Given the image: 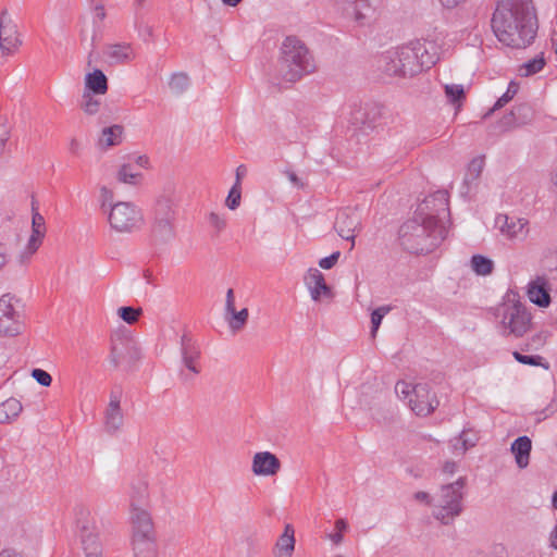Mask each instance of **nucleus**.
I'll return each instance as SVG.
<instances>
[{"label":"nucleus","instance_id":"c9c22d12","mask_svg":"<svg viewBox=\"0 0 557 557\" xmlns=\"http://www.w3.org/2000/svg\"><path fill=\"white\" fill-rule=\"evenodd\" d=\"M545 63L546 61L543 57V53L536 55L534 59L529 60L520 67L521 76L528 77L539 73L543 70Z\"/></svg>","mask_w":557,"mask_h":557},{"label":"nucleus","instance_id":"2f4dec72","mask_svg":"<svg viewBox=\"0 0 557 557\" xmlns=\"http://www.w3.org/2000/svg\"><path fill=\"white\" fill-rule=\"evenodd\" d=\"M382 70L391 76H403L401 62L392 57V49L384 52L380 58Z\"/></svg>","mask_w":557,"mask_h":557},{"label":"nucleus","instance_id":"e2e57ef3","mask_svg":"<svg viewBox=\"0 0 557 557\" xmlns=\"http://www.w3.org/2000/svg\"><path fill=\"white\" fill-rule=\"evenodd\" d=\"M414 499H417L418 502L426 503V504H431V500H432L430 494H428L426 492H422V491L417 492L414 494Z\"/></svg>","mask_w":557,"mask_h":557},{"label":"nucleus","instance_id":"37998d69","mask_svg":"<svg viewBox=\"0 0 557 557\" xmlns=\"http://www.w3.org/2000/svg\"><path fill=\"white\" fill-rule=\"evenodd\" d=\"M445 94L448 100L453 103L459 102L465 98V90L462 85H445Z\"/></svg>","mask_w":557,"mask_h":557},{"label":"nucleus","instance_id":"6e6552de","mask_svg":"<svg viewBox=\"0 0 557 557\" xmlns=\"http://www.w3.org/2000/svg\"><path fill=\"white\" fill-rule=\"evenodd\" d=\"M449 196L446 190H437L425 197L418 206L416 214L435 225H444L443 220L449 215Z\"/></svg>","mask_w":557,"mask_h":557},{"label":"nucleus","instance_id":"412c9836","mask_svg":"<svg viewBox=\"0 0 557 557\" xmlns=\"http://www.w3.org/2000/svg\"><path fill=\"white\" fill-rule=\"evenodd\" d=\"M528 297L531 302L537 305L539 307H548L550 304V295L546 280L543 277H537L536 280L530 282L528 286Z\"/></svg>","mask_w":557,"mask_h":557},{"label":"nucleus","instance_id":"72a5a7b5","mask_svg":"<svg viewBox=\"0 0 557 557\" xmlns=\"http://www.w3.org/2000/svg\"><path fill=\"white\" fill-rule=\"evenodd\" d=\"M471 268L478 275H488L493 272L494 263L482 255H474L471 258Z\"/></svg>","mask_w":557,"mask_h":557},{"label":"nucleus","instance_id":"1a4fd4ad","mask_svg":"<svg viewBox=\"0 0 557 557\" xmlns=\"http://www.w3.org/2000/svg\"><path fill=\"white\" fill-rule=\"evenodd\" d=\"M175 210L171 199L162 197L157 200L153 213L152 233L161 240L174 236Z\"/></svg>","mask_w":557,"mask_h":557},{"label":"nucleus","instance_id":"0eeeda50","mask_svg":"<svg viewBox=\"0 0 557 557\" xmlns=\"http://www.w3.org/2000/svg\"><path fill=\"white\" fill-rule=\"evenodd\" d=\"M516 297V294H512ZM508 302L513 301L511 306L506 305L504 312L502 324L504 327L505 335H513L515 337L523 336L530 329L531 315L527 312L525 307L515 298H510V295H507Z\"/></svg>","mask_w":557,"mask_h":557},{"label":"nucleus","instance_id":"b1692460","mask_svg":"<svg viewBox=\"0 0 557 557\" xmlns=\"http://www.w3.org/2000/svg\"><path fill=\"white\" fill-rule=\"evenodd\" d=\"M132 547L135 557H156V535L132 536Z\"/></svg>","mask_w":557,"mask_h":557},{"label":"nucleus","instance_id":"20e7f679","mask_svg":"<svg viewBox=\"0 0 557 557\" xmlns=\"http://www.w3.org/2000/svg\"><path fill=\"white\" fill-rule=\"evenodd\" d=\"M392 57L401 62L403 77H411L437 62L440 47L433 40L418 39L392 49Z\"/></svg>","mask_w":557,"mask_h":557},{"label":"nucleus","instance_id":"864d4df0","mask_svg":"<svg viewBox=\"0 0 557 557\" xmlns=\"http://www.w3.org/2000/svg\"><path fill=\"white\" fill-rule=\"evenodd\" d=\"M209 223L211 226H213L219 232L222 231L226 225L225 219L220 216L215 212H211L209 214Z\"/></svg>","mask_w":557,"mask_h":557},{"label":"nucleus","instance_id":"c756f323","mask_svg":"<svg viewBox=\"0 0 557 557\" xmlns=\"http://www.w3.org/2000/svg\"><path fill=\"white\" fill-rule=\"evenodd\" d=\"M248 317L249 312L247 308L240 311H236L235 308H233V311H225V319L233 332L240 331L246 325Z\"/></svg>","mask_w":557,"mask_h":557},{"label":"nucleus","instance_id":"5fc2aeb1","mask_svg":"<svg viewBox=\"0 0 557 557\" xmlns=\"http://www.w3.org/2000/svg\"><path fill=\"white\" fill-rule=\"evenodd\" d=\"M47 228L42 215L37 212V248L41 245L46 235Z\"/></svg>","mask_w":557,"mask_h":557},{"label":"nucleus","instance_id":"a18cd8bd","mask_svg":"<svg viewBox=\"0 0 557 557\" xmlns=\"http://www.w3.org/2000/svg\"><path fill=\"white\" fill-rule=\"evenodd\" d=\"M113 191L109 189L107 186L100 187V208L104 213H108L109 208H111L113 203Z\"/></svg>","mask_w":557,"mask_h":557},{"label":"nucleus","instance_id":"338daca9","mask_svg":"<svg viewBox=\"0 0 557 557\" xmlns=\"http://www.w3.org/2000/svg\"><path fill=\"white\" fill-rule=\"evenodd\" d=\"M457 465L454 461L445 462L443 471L448 474H453L456 471Z\"/></svg>","mask_w":557,"mask_h":557},{"label":"nucleus","instance_id":"c85d7f7f","mask_svg":"<svg viewBox=\"0 0 557 557\" xmlns=\"http://www.w3.org/2000/svg\"><path fill=\"white\" fill-rule=\"evenodd\" d=\"M294 528L290 524H286L283 534L277 540L275 545V552L293 554L295 549V536Z\"/></svg>","mask_w":557,"mask_h":557},{"label":"nucleus","instance_id":"f704fd0d","mask_svg":"<svg viewBox=\"0 0 557 557\" xmlns=\"http://www.w3.org/2000/svg\"><path fill=\"white\" fill-rule=\"evenodd\" d=\"M519 90V84L516 82H510L506 92L497 99L494 107L484 115V117L490 116L494 111L503 108L506 106L518 92Z\"/></svg>","mask_w":557,"mask_h":557},{"label":"nucleus","instance_id":"680f3d73","mask_svg":"<svg viewBox=\"0 0 557 557\" xmlns=\"http://www.w3.org/2000/svg\"><path fill=\"white\" fill-rule=\"evenodd\" d=\"M234 302H235L234 290L232 288H230L226 292L225 311H233V308H235Z\"/></svg>","mask_w":557,"mask_h":557},{"label":"nucleus","instance_id":"423d86ee","mask_svg":"<svg viewBox=\"0 0 557 557\" xmlns=\"http://www.w3.org/2000/svg\"><path fill=\"white\" fill-rule=\"evenodd\" d=\"M108 222L116 233L132 234L140 231L145 224L141 210L131 201H117L109 208Z\"/></svg>","mask_w":557,"mask_h":557},{"label":"nucleus","instance_id":"f03ea898","mask_svg":"<svg viewBox=\"0 0 557 557\" xmlns=\"http://www.w3.org/2000/svg\"><path fill=\"white\" fill-rule=\"evenodd\" d=\"M445 225H433L416 214L399 228L398 239L401 247L411 253H429L445 239Z\"/></svg>","mask_w":557,"mask_h":557},{"label":"nucleus","instance_id":"0e129e2a","mask_svg":"<svg viewBox=\"0 0 557 557\" xmlns=\"http://www.w3.org/2000/svg\"><path fill=\"white\" fill-rule=\"evenodd\" d=\"M443 7L447 9H454L466 0H440Z\"/></svg>","mask_w":557,"mask_h":557},{"label":"nucleus","instance_id":"58836bf2","mask_svg":"<svg viewBox=\"0 0 557 557\" xmlns=\"http://www.w3.org/2000/svg\"><path fill=\"white\" fill-rule=\"evenodd\" d=\"M483 164H484L483 158H475L469 163L468 171H467V174L465 177V182L467 184L475 181L480 176V174L483 170Z\"/></svg>","mask_w":557,"mask_h":557},{"label":"nucleus","instance_id":"5701e85b","mask_svg":"<svg viewBox=\"0 0 557 557\" xmlns=\"http://www.w3.org/2000/svg\"><path fill=\"white\" fill-rule=\"evenodd\" d=\"M133 343L128 338L117 337L111 341L110 362L117 368L133 350Z\"/></svg>","mask_w":557,"mask_h":557},{"label":"nucleus","instance_id":"9b49d317","mask_svg":"<svg viewBox=\"0 0 557 557\" xmlns=\"http://www.w3.org/2000/svg\"><path fill=\"white\" fill-rule=\"evenodd\" d=\"M122 398L123 392L120 387L111 389L103 411V430L109 435H116L123 429L125 417L121 406Z\"/></svg>","mask_w":557,"mask_h":557},{"label":"nucleus","instance_id":"aec40b11","mask_svg":"<svg viewBox=\"0 0 557 557\" xmlns=\"http://www.w3.org/2000/svg\"><path fill=\"white\" fill-rule=\"evenodd\" d=\"M305 283L314 301L320 300L321 295L331 296L330 286L325 283L323 274L318 269H310L305 276Z\"/></svg>","mask_w":557,"mask_h":557},{"label":"nucleus","instance_id":"a211bd4d","mask_svg":"<svg viewBox=\"0 0 557 557\" xmlns=\"http://www.w3.org/2000/svg\"><path fill=\"white\" fill-rule=\"evenodd\" d=\"M132 536L156 535L150 512L146 508L129 510Z\"/></svg>","mask_w":557,"mask_h":557},{"label":"nucleus","instance_id":"f3484780","mask_svg":"<svg viewBox=\"0 0 557 557\" xmlns=\"http://www.w3.org/2000/svg\"><path fill=\"white\" fill-rule=\"evenodd\" d=\"M528 221L507 214H498L495 219V226L508 239L523 237L527 234L525 226Z\"/></svg>","mask_w":557,"mask_h":557},{"label":"nucleus","instance_id":"052dcab7","mask_svg":"<svg viewBox=\"0 0 557 557\" xmlns=\"http://www.w3.org/2000/svg\"><path fill=\"white\" fill-rule=\"evenodd\" d=\"M545 341H546V335L544 333H539V334L532 336L531 344H529V345L534 348H539L544 345Z\"/></svg>","mask_w":557,"mask_h":557},{"label":"nucleus","instance_id":"4468645a","mask_svg":"<svg viewBox=\"0 0 557 557\" xmlns=\"http://www.w3.org/2000/svg\"><path fill=\"white\" fill-rule=\"evenodd\" d=\"M438 404L437 398L431 395L428 384L413 385V397L409 398V405L417 416H429L437 408Z\"/></svg>","mask_w":557,"mask_h":557},{"label":"nucleus","instance_id":"39448f33","mask_svg":"<svg viewBox=\"0 0 557 557\" xmlns=\"http://www.w3.org/2000/svg\"><path fill=\"white\" fill-rule=\"evenodd\" d=\"M466 482V478L460 476L455 482L443 485L435 496L433 516L443 524L451 523L462 512Z\"/></svg>","mask_w":557,"mask_h":557},{"label":"nucleus","instance_id":"49530a36","mask_svg":"<svg viewBox=\"0 0 557 557\" xmlns=\"http://www.w3.org/2000/svg\"><path fill=\"white\" fill-rule=\"evenodd\" d=\"M240 203V185L238 182H235L234 186L231 188L228 196L226 198V206L231 210H235Z\"/></svg>","mask_w":557,"mask_h":557},{"label":"nucleus","instance_id":"69168bd1","mask_svg":"<svg viewBox=\"0 0 557 557\" xmlns=\"http://www.w3.org/2000/svg\"><path fill=\"white\" fill-rule=\"evenodd\" d=\"M549 545L554 549H557V524L554 527L553 531L549 534Z\"/></svg>","mask_w":557,"mask_h":557},{"label":"nucleus","instance_id":"13d9d810","mask_svg":"<svg viewBox=\"0 0 557 557\" xmlns=\"http://www.w3.org/2000/svg\"><path fill=\"white\" fill-rule=\"evenodd\" d=\"M69 151L73 154L78 157L82 151V144L78 139L72 138L69 143Z\"/></svg>","mask_w":557,"mask_h":557},{"label":"nucleus","instance_id":"cd10ccee","mask_svg":"<svg viewBox=\"0 0 557 557\" xmlns=\"http://www.w3.org/2000/svg\"><path fill=\"white\" fill-rule=\"evenodd\" d=\"M22 411V405L20 400L15 398H9L0 404V423H8Z\"/></svg>","mask_w":557,"mask_h":557},{"label":"nucleus","instance_id":"2eb2a0df","mask_svg":"<svg viewBox=\"0 0 557 557\" xmlns=\"http://www.w3.org/2000/svg\"><path fill=\"white\" fill-rule=\"evenodd\" d=\"M129 510L145 508L149 500V480L147 475L140 474L134 478L128 487Z\"/></svg>","mask_w":557,"mask_h":557},{"label":"nucleus","instance_id":"a878e982","mask_svg":"<svg viewBox=\"0 0 557 557\" xmlns=\"http://www.w3.org/2000/svg\"><path fill=\"white\" fill-rule=\"evenodd\" d=\"M104 53L111 63H124L134 58L133 49L128 44L110 45Z\"/></svg>","mask_w":557,"mask_h":557},{"label":"nucleus","instance_id":"ea45409f","mask_svg":"<svg viewBox=\"0 0 557 557\" xmlns=\"http://www.w3.org/2000/svg\"><path fill=\"white\" fill-rule=\"evenodd\" d=\"M392 310L391 306H382L376 308L371 313V333L374 336L376 331L379 330L383 318Z\"/></svg>","mask_w":557,"mask_h":557},{"label":"nucleus","instance_id":"09e8293b","mask_svg":"<svg viewBox=\"0 0 557 557\" xmlns=\"http://www.w3.org/2000/svg\"><path fill=\"white\" fill-rule=\"evenodd\" d=\"M512 356L518 362L529 366H541V361L543 359L541 356L537 355H522L518 351H513Z\"/></svg>","mask_w":557,"mask_h":557},{"label":"nucleus","instance_id":"6e6d98bb","mask_svg":"<svg viewBox=\"0 0 557 557\" xmlns=\"http://www.w3.org/2000/svg\"><path fill=\"white\" fill-rule=\"evenodd\" d=\"M51 383H52L51 375L47 371L37 368V384L48 387L51 385Z\"/></svg>","mask_w":557,"mask_h":557},{"label":"nucleus","instance_id":"bb28decb","mask_svg":"<svg viewBox=\"0 0 557 557\" xmlns=\"http://www.w3.org/2000/svg\"><path fill=\"white\" fill-rule=\"evenodd\" d=\"M86 88L96 95H103L108 90L107 76L100 70L88 73L85 77Z\"/></svg>","mask_w":557,"mask_h":557},{"label":"nucleus","instance_id":"de8ad7c7","mask_svg":"<svg viewBox=\"0 0 557 557\" xmlns=\"http://www.w3.org/2000/svg\"><path fill=\"white\" fill-rule=\"evenodd\" d=\"M336 532L329 534V539L335 544L338 545L343 542V532L347 530V522L344 519H337L335 521Z\"/></svg>","mask_w":557,"mask_h":557},{"label":"nucleus","instance_id":"7ed1b4c3","mask_svg":"<svg viewBox=\"0 0 557 557\" xmlns=\"http://www.w3.org/2000/svg\"><path fill=\"white\" fill-rule=\"evenodd\" d=\"M313 55L297 37H286L282 44L277 75L286 83H295L315 71Z\"/></svg>","mask_w":557,"mask_h":557},{"label":"nucleus","instance_id":"3c124183","mask_svg":"<svg viewBox=\"0 0 557 557\" xmlns=\"http://www.w3.org/2000/svg\"><path fill=\"white\" fill-rule=\"evenodd\" d=\"M32 198V234L28 238V246H27V249H28V252L29 253H33L35 252V196L32 195L30 196Z\"/></svg>","mask_w":557,"mask_h":557},{"label":"nucleus","instance_id":"a19ab883","mask_svg":"<svg viewBox=\"0 0 557 557\" xmlns=\"http://www.w3.org/2000/svg\"><path fill=\"white\" fill-rule=\"evenodd\" d=\"M455 444L453 445L454 450L463 455L469 448L475 445V438H471L468 436L466 431H462L458 438L455 440Z\"/></svg>","mask_w":557,"mask_h":557},{"label":"nucleus","instance_id":"4d7b16f0","mask_svg":"<svg viewBox=\"0 0 557 557\" xmlns=\"http://www.w3.org/2000/svg\"><path fill=\"white\" fill-rule=\"evenodd\" d=\"M18 44V38L5 41L0 40V49L2 50L3 53H10L14 48L17 47Z\"/></svg>","mask_w":557,"mask_h":557},{"label":"nucleus","instance_id":"6ab92c4d","mask_svg":"<svg viewBox=\"0 0 557 557\" xmlns=\"http://www.w3.org/2000/svg\"><path fill=\"white\" fill-rule=\"evenodd\" d=\"M181 355L182 361L188 371L194 375L199 374L198 360L200 358V349L189 334H183L181 337Z\"/></svg>","mask_w":557,"mask_h":557},{"label":"nucleus","instance_id":"4c0bfd02","mask_svg":"<svg viewBox=\"0 0 557 557\" xmlns=\"http://www.w3.org/2000/svg\"><path fill=\"white\" fill-rule=\"evenodd\" d=\"M141 313L143 309L139 307L135 308L126 306L117 309V315L128 324H134L137 322Z\"/></svg>","mask_w":557,"mask_h":557},{"label":"nucleus","instance_id":"f257e3e1","mask_svg":"<svg viewBox=\"0 0 557 557\" xmlns=\"http://www.w3.org/2000/svg\"><path fill=\"white\" fill-rule=\"evenodd\" d=\"M497 39L511 48L530 46L537 33V18L532 0H499L492 16Z\"/></svg>","mask_w":557,"mask_h":557},{"label":"nucleus","instance_id":"dca6fc26","mask_svg":"<svg viewBox=\"0 0 557 557\" xmlns=\"http://www.w3.org/2000/svg\"><path fill=\"white\" fill-rule=\"evenodd\" d=\"M280 459L270 451H259L252 457L251 470L255 475L272 476L281 470Z\"/></svg>","mask_w":557,"mask_h":557},{"label":"nucleus","instance_id":"603ef678","mask_svg":"<svg viewBox=\"0 0 557 557\" xmlns=\"http://www.w3.org/2000/svg\"><path fill=\"white\" fill-rule=\"evenodd\" d=\"M339 256H341V252L335 251L332 255H330L325 258H322L319 261V265L325 270L332 269L337 263Z\"/></svg>","mask_w":557,"mask_h":557},{"label":"nucleus","instance_id":"f8f14e48","mask_svg":"<svg viewBox=\"0 0 557 557\" xmlns=\"http://www.w3.org/2000/svg\"><path fill=\"white\" fill-rule=\"evenodd\" d=\"M336 3L347 16L366 24L374 18L377 0H336Z\"/></svg>","mask_w":557,"mask_h":557},{"label":"nucleus","instance_id":"ddd939ff","mask_svg":"<svg viewBox=\"0 0 557 557\" xmlns=\"http://www.w3.org/2000/svg\"><path fill=\"white\" fill-rule=\"evenodd\" d=\"M334 227L343 239L351 242L352 248L355 246L356 232L361 227V215L356 209H343L337 213Z\"/></svg>","mask_w":557,"mask_h":557},{"label":"nucleus","instance_id":"e433bc0d","mask_svg":"<svg viewBox=\"0 0 557 557\" xmlns=\"http://www.w3.org/2000/svg\"><path fill=\"white\" fill-rule=\"evenodd\" d=\"M169 86L172 92L181 95L188 88L189 77L185 73H175L172 75Z\"/></svg>","mask_w":557,"mask_h":557},{"label":"nucleus","instance_id":"774afa93","mask_svg":"<svg viewBox=\"0 0 557 557\" xmlns=\"http://www.w3.org/2000/svg\"><path fill=\"white\" fill-rule=\"evenodd\" d=\"M0 557H22V556L16 554L15 552L4 549L0 553Z\"/></svg>","mask_w":557,"mask_h":557},{"label":"nucleus","instance_id":"473e14b6","mask_svg":"<svg viewBox=\"0 0 557 557\" xmlns=\"http://www.w3.org/2000/svg\"><path fill=\"white\" fill-rule=\"evenodd\" d=\"M16 25L11 21L7 11H2L0 16V40L17 39Z\"/></svg>","mask_w":557,"mask_h":557},{"label":"nucleus","instance_id":"9d476101","mask_svg":"<svg viewBox=\"0 0 557 557\" xmlns=\"http://www.w3.org/2000/svg\"><path fill=\"white\" fill-rule=\"evenodd\" d=\"M10 294L0 297V336H16L24 327L23 315Z\"/></svg>","mask_w":557,"mask_h":557},{"label":"nucleus","instance_id":"8fccbe9b","mask_svg":"<svg viewBox=\"0 0 557 557\" xmlns=\"http://www.w3.org/2000/svg\"><path fill=\"white\" fill-rule=\"evenodd\" d=\"M396 394L405 399L413 397V386L406 382H398L395 386Z\"/></svg>","mask_w":557,"mask_h":557},{"label":"nucleus","instance_id":"79ce46f5","mask_svg":"<svg viewBox=\"0 0 557 557\" xmlns=\"http://www.w3.org/2000/svg\"><path fill=\"white\" fill-rule=\"evenodd\" d=\"M81 107L86 114L94 115L99 111L100 101L95 99L89 92H84Z\"/></svg>","mask_w":557,"mask_h":557},{"label":"nucleus","instance_id":"bf43d9fd","mask_svg":"<svg viewBox=\"0 0 557 557\" xmlns=\"http://www.w3.org/2000/svg\"><path fill=\"white\" fill-rule=\"evenodd\" d=\"M557 411V400L553 399L545 409L541 411L542 418L545 419Z\"/></svg>","mask_w":557,"mask_h":557},{"label":"nucleus","instance_id":"4be33fe9","mask_svg":"<svg viewBox=\"0 0 557 557\" xmlns=\"http://www.w3.org/2000/svg\"><path fill=\"white\" fill-rule=\"evenodd\" d=\"M532 449V442L527 435L516 438L510 447L511 453L515 455L517 466L520 469L528 467L530 462V454Z\"/></svg>","mask_w":557,"mask_h":557},{"label":"nucleus","instance_id":"393cba45","mask_svg":"<svg viewBox=\"0 0 557 557\" xmlns=\"http://www.w3.org/2000/svg\"><path fill=\"white\" fill-rule=\"evenodd\" d=\"M123 131V126L119 124L104 127L98 139L99 148L108 149L120 145L122 143Z\"/></svg>","mask_w":557,"mask_h":557},{"label":"nucleus","instance_id":"c03bdc74","mask_svg":"<svg viewBox=\"0 0 557 557\" xmlns=\"http://www.w3.org/2000/svg\"><path fill=\"white\" fill-rule=\"evenodd\" d=\"M140 174L133 173L131 171V165L123 164L120 170L117 171V181L125 184H136V178L139 177Z\"/></svg>","mask_w":557,"mask_h":557},{"label":"nucleus","instance_id":"7c9ffc66","mask_svg":"<svg viewBox=\"0 0 557 557\" xmlns=\"http://www.w3.org/2000/svg\"><path fill=\"white\" fill-rule=\"evenodd\" d=\"M82 544L85 557H102L103 549L98 535L91 533L84 535Z\"/></svg>","mask_w":557,"mask_h":557}]
</instances>
